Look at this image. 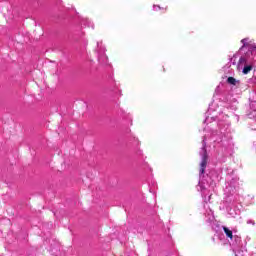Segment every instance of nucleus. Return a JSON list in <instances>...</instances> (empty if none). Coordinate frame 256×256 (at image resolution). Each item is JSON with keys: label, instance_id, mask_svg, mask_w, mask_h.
Listing matches in <instances>:
<instances>
[{"label": "nucleus", "instance_id": "obj_1", "mask_svg": "<svg viewBox=\"0 0 256 256\" xmlns=\"http://www.w3.org/2000/svg\"><path fill=\"white\" fill-rule=\"evenodd\" d=\"M209 159V156L207 155V150L204 149V153L202 156V161L200 163V175H203L205 173V169H207V160Z\"/></svg>", "mask_w": 256, "mask_h": 256}, {"label": "nucleus", "instance_id": "obj_2", "mask_svg": "<svg viewBox=\"0 0 256 256\" xmlns=\"http://www.w3.org/2000/svg\"><path fill=\"white\" fill-rule=\"evenodd\" d=\"M223 231L225 233V235L229 238V239H233V231H231L229 228H227L226 226H223Z\"/></svg>", "mask_w": 256, "mask_h": 256}, {"label": "nucleus", "instance_id": "obj_6", "mask_svg": "<svg viewBox=\"0 0 256 256\" xmlns=\"http://www.w3.org/2000/svg\"><path fill=\"white\" fill-rule=\"evenodd\" d=\"M239 63H245V58L241 57V58L239 59Z\"/></svg>", "mask_w": 256, "mask_h": 256}, {"label": "nucleus", "instance_id": "obj_3", "mask_svg": "<svg viewBox=\"0 0 256 256\" xmlns=\"http://www.w3.org/2000/svg\"><path fill=\"white\" fill-rule=\"evenodd\" d=\"M227 83L229 84V85H237L238 83H239V80H237V79H235L234 77H228V79H227Z\"/></svg>", "mask_w": 256, "mask_h": 256}, {"label": "nucleus", "instance_id": "obj_5", "mask_svg": "<svg viewBox=\"0 0 256 256\" xmlns=\"http://www.w3.org/2000/svg\"><path fill=\"white\" fill-rule=\"evenodd\" d=\"M247 41H249V39H247V38H244V39L241 40V43L243 44L242 47H247V45H249V44L247 43Z\"/></svg>", "mask_w": 256, "mask_h": 256}, {"label": "nucleus", "instance_id": "obj_4", "mask_svg": "<svg viewBox=\"0 0 256 256\" xmlns=\"http://www.w3.org/2000/svg\"><path fill=\"white\" fill-rule=\"evenodd\" d=\"M252 70H253V66L247 65V66H245V67L243 68L242 73H243L244 75H247V74H249Z\"/></svg>", "mask_w": 256, "mask_h": 256}]
</instances>
